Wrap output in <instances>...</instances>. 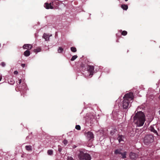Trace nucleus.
I'll use <instances>...</instances> for the list:
<instances>
[{"instance_id": "39448f33", "label": "nucleus", "mask_w": 160, "mask_h": 160, "mask_svg": "<svg viewBox=\"0 0 160 160\" xmlns=\"http://www.w3.org/2000/svg\"><path fill=\"white\" fill-rule=\"evenodd\" d=\"M18 88V89L21 92V95H23L27 89L26 84L25 83H22L20 85H19Z\"/></svg>"}, {"instance_id": "a878e982", "label": "nucleus", "mask_w": 160, "mask_h": 160, "mask_svg": "<svg viewBox=\"0 0 160 160\" xmlns=\"http://www.w3.org/2000/svg\"><path fill=\"white\" fill-rule=\"evenodd\" d=\"M75 128L78 130H80L81 129L80 126L79 125H76L75 126Z\"/></svg>"}, {"instance_id": "e433bc0d", "label": "nucleus", "mask_w": 160, "mask_h": 160, "mask_svg": "<svg viewBox=\"0 0 160 160\" xmlns=\"http://www.w3.org/2000/svg\"><path fill=\"white\" fill-rule=\"evenodd\" d=\"M21 157H23V155H22L21 156Z\"/></svg>"}, {"instance_id": "f03ea898", "label": "nucleus", "mask_w": 160, "mask_h": 160, "mask_svg": "<svg viewBox=\"0 0 160 160\" xmlns=\"http://www.w3.org/2000/svg\"><path fill=\"white\" fill-rule=\"evenodd\" d=\"M123 100L122 102V106L123 109H127L129 105L131 106L130 101L133 100L134 96L133 93L130 92L125 94L123 98Z\"/></svg>"}, {"instance_id": "9b49d317", "label": "nucleus", "mask_w": 160, "mask_h": 160, "mask_svg": "<svg viewBox=\"0 0 160 160\" xmlns=\"http://www.w3.org/2000/svg\"><path fill=\"white\" fill-rule=\"evenodd\" d=\"M42 38H44L46 41H49V37L48 36V35L45 33L43 34Z\"/></svg>"}, {"instance_id": "1a4fd4ad", "label": "nucleus", "mask_w": 160, "mask_h": 160, "mask_svg": "<svg viewBox=\"0 0 160 160\" xmlns=\"http://www.w3.org/2000/svg\"><path fill=\"white\" fill-rule=\"evenodd\" d=\"M86 135L87 138L89 140L91 139L94 138V136L93 133L91 132H88L86 133Z\"/></svg>"}, {"instance_id": "0eeeda50", "label": "nucleus", "mask_w": 160, "mask_h": 160, "mask_svg": "<svg viewBox=\"0 0 160 160\" xmlns=\"http://www.w3.org/2000/svg\"><path fill=\"white\" fill-rule=\"evenodd\" d=\"M88 70L90 73L89 75L92 76L94 72V68L93 66H88Z\"/></svg>"}, {"instance_id": "72a5a7b5", "label": "nucleus", "mask_w": 160, "mask_h": 160, "mask_svg": "<svg viewBox=\"0 0 160 160\" xmlns=\"http://www.w3.org/2000/svg\"><path fill=\"white\" fill-rule=\"evenodd\" d=\"M14 73L15 74H17L18 73V72L17 71H15L14 72Z\"/></svg>"}, {"instance_id": "c9c22d12", "label": "nucleus", "mask_w": 160, "mask_h": 160, "mask_svg": "<svg viewBox=\"0 0 160 160\" xmlns=\"http://www.w3.org/2000/svg\"><path fill=\"white\" fill-rule=\"evenodd\" d=\"M128 0H125V1H126V2H127L128 1Z\"/></svg>"}, {"instance_id": "bb28decb", "label": "nucleus", "mask_w": 160, "mask_h": 160, "mask_svg": "<svg viewBox=\"0 0 160 160\" xmlns=\"http://www.w3.org/2000/svg\"><path fill=\"white\" fill-rule=\"evenodd\" d=\"M114 153L116 154H120V153H121V152H120V151L119 150L117 149L115 151Z\"/></svg>"}, {"instance_id": "c85d7f7f", "label": "nucleus", "mask_w": 160, "mask_h": 160, "mask_svg": "<svg viewBox=\"0 0 160 160\" xmlns=\"http://www.w3.org/2000/svg\"><path fill=\"white\" fill-rule=\"evenodd\" d=\"M0 65L3 67H4L6 65V64L5 63V62H2L1 64H0Z\"/></svg>"}, {"instance_id": "393cba45", "label": "nucleus", "mask_w": 160, "mask_h": 160, "mask_svg": "<svg viewBox=\"0 0 160 160\" xmlns=\"http://www.w3.org/2000/svg\"><path fill=\"white\" fill-rule=\"evenodd\" d=\"M121 34L123 36H125L127 34V32L126 31H123L122 32Z\"/></svg>"}, {"instance_id": "f3484780", "label": "nucleus", "mask_w": 160, "mask_h": 160, "mask_svg": "<svg viewBox=\"0 0 160 160\" xmlns=\"http://www.w3.org/2000/svg\"><path fill=\"white\" fill-rule=\"evenodd\" d=\"M8 83L11 85H13L15 82L14 81L12 78L8 79Z\"/></svg>"}, {"instance_id": "a211bd4d", "label": "nucleus", "mask_w": 160, "mask_h": 160, "mask_svg": "<svg viewBox=\"0 0 160 160\" xmlns=\"http://www.w3.org/2000/svg\"><path fill=\"white\" fill-rule=\"evenodd\" d=\"M121 7L124 10H126L128 9V6L127 5L122 4Z\"/></svg>"}, {"instance_id": "6e6552de", "label": "nucleus", "mask_w": 160, "mask_h": 160, "mask_svg": "<svg viewBox=\"0 0 160 160\" xmlns=\"http://www.w3.org/2000/svg\"><path fill=\"white\" fill-rule=\"evenodd\" d=\"M138 154L136 153L131 152L130 153V157L132 160H135L138 158Z\"/></svg>"}, {"instance_id": "b1692460", "label": "nucleus", "mask_w": 160, "mask_h": 160, "mask_svg": "<svg viewBox=\"0 0 160 160\" xmlns=\"http://www.w3.org/2000/svg\"><path fill=\"white\" fill-rule=\"evenodd\" d=\"M63 50V49L61 47H59L58 49V52L59 53H61Z\"/></svg>"}, {"instance_id": "20e7f679", "label": "nucleus", "mask_w": 160, "mask_h": 160, "mask_svg": "<svg viewBox=\"0 0 160 160\" xmlns=\"http://www.w3.org/2000/svg\"><path fill=\"white\" fill-rule=\"evenodd\" d=\"M153 139L154 137L152 135H147L144 137V142L146 144H148L153 142Z\"/></svg>"}, {"instance_id": "473e14b6", "label": "nucleus", "mask_w": 160, "mask_h": 160, "mask_svg": "<svg viewBox=\"0 0 160 160\" xmlns=\"http://www.w3.org/2000/svg\"><path fill=\"white\" fill-rule=\"evenodd\" d=\"M21 66L22 67L24 68L25 66V64H22Z\"/></svg>"}, {"instance_id": "4be33fe9", "label": "nucleus", "mask_w": 160, "mask_h": 160, "mask_svg": "<svg viewBox=\"0 0 160 160\" xmlns=\"http://www.w3.org/2000/svg\"><path fill=\"white\" fill-rule=\"evenodd\" d=\"M71 50L73 52H75L77 51V49L76 48L74 47H71Z\"/></svg>"}, {"instance_id": "412c9836", "label": "nucleus", "mask_w": 160, "mask_h": 160, "mask_svg": "<svg viewBox=\"0 0 160 160\" xmlns=\"http://www.w3.org/2000/svg\"><path fill=\"white\" fill-rule=\"evenodd\" d=\"M41 49L40 48H37L36 49H34L33 50V52H40L41 51Z\"/></svg>"}, {"instance_id": "2eb2a0df", "label": "nucleus", "mask_w": 160, "mask_h": 160, "mask_svg": "<svg viewBox=\"0 0 160 160\" xmlns=\"http://www.w3.org/2000/svg\"><path fill=\"white\" fill-rule=\"evenodd\" d=\"M25 148L26 150L28 151H32V146L30 145H27Z\"/></svg>"}, {"instance_id": "5701e85b", "label": "nucleus", "mask_w": 160, "mask_h": 160, "mask_svg": "<svg viewBox=\"0 0 160 160\" xmlns=\"http://www.w3.org/2000/svg\"><path fill=\"white\" fill-rule=\"evenodd\" d=\"M78 57V56L76 55H74L72 56V57L71 58V61H73L74 60H75L76 58H77Z\"/></svg>"}, {"instance_id": "cd10ccee", "label": "nucleus", "mask_w": 160, "mask_h": 160, "mask_svg": "<svg viewBox=\"0 0 160 160\" xmlns=\"http://www.w3.org/2000/svg\"><path fill=\"white\" fill-rule=\"evenodd\" d=\"M68 142L67 140L66 139H64L63 142L65 145L68 143Z\"/></svg>"}, {"instance_id": "2f4dec72", "label": "nucleus", "mask_w": 160, "mask_h": 160, "mask_svg": "<svg viewBox=\"0 0 160 160\" xmlns=\"http://www.w3.org/2000/svg\"><path fill=\"white\" fill-rule=\"evenodd\" d=\"M58 150L59 152H60L62 151V148H58Z\"/></svg>"}, {"instance_id": "6ab92c4d", "label": "nucleus", "mask_w": 160, "mask_h": 160, "mask_svg": "<svg viewBox=\"0 0 160 160\" xmlns=\"http://www.w3.org/2000/svg\"><path fill=\"white\" fill-rule=\"evenodd\" d=\"M120 154H121L122 158H126V152H124L123 153H120Z\"/></svg>"}, {"instance_id": "f704fd0d", "label": "nucleus", "mask_w": 160, "mask_h": 160, "mask_svg": "<svg viewBox=\"0 0 160 160\" xmlns=\"http://www.w3.org/2000/svg\"><path fill=\"white\" fill-rule=\"evenodd\" d=\"M2 78V76H0V81L1 80Z\"/></svg>"}, {"instance_id": "7c9ffc66", "label": "nucleus", "mask_w": 160, "mask_h": 160, "mask_svg": "<svg viewBox=\"0 0 160 160\" xmlns=\"http://www.w3.org/2000/svg\"><path fill=\"white\" fill-rule=\"evenodd\" d=\"M21 81H22V80L21 79H19V82H18V84H19V85H20L21 83Z\"/></svg>"}, {"instance_id": "c756f323", "label": "nucleus", "mask_w": 160, "mask_h": 160, "mask_svg": "<svg viewBox=\"0 0 160 160\" xmlns=\"http://www.w3.org/2000/svg\"><path fill=\"white\" fill-rule=\"evenodd\" d=\"M68 160H74L73 159V158L71 157H68Z\"/></svg>"}, {"instance_id": "dca6fc26", "label": "nucleus", "mask_w": 160, "mask_h": 160, "mask_svg": "<svg viewBox=\"0 0 160 160\" xmlns=\"http://www.w3.org/2000/svg\"><path fill=\"white\" fill-rule=\"evenodd\" d=\"M30 52L28 50L25 51L24 53V55L26 57H28L30 55Z\"/></svg>"}, {"instance_id": "4468645a", "label": "nucleus", "mask_w": 160, "mask_h": 160, "mask_svg": "<svg viewBox=\"0 0 160 160\" xmlns=\"http://www.w3.org/2000/svg\"><path fill=\"white\" fill-rule=\"evenodd\" d=\"M124 138L123 136L121 135H119L117 139L118 140L119 142H121V141H123V139Z\"/></svg>"}, {"instance_id": "9d476101", "label": "nucleus", "mask_w": 160, "mask_h": 160, "mask_svg": "<svg viewBox=\"0 0 160 160\" xmlns=\"http://www.w3.org/2000/svg\"><path fill=\"white\" fill-rule=\"evenodd\" d=\"M22 47L24 49H31L32 48V46L31 44H25L23 45Z\"/></svg>"}, {"instance_id": "f257e3e1", "label": "nucleus", "mask_w": 160, "mask_h": 160, "mask_svg": "<svg viewBox=\"0 0 160 160\" xmlns=\"http://www.w3.org/2000/svg\"><path fill=\"white\" fill-rule=\"evenodd\" d=\"M133 119L134 122L138 126H142L145 121V115L141 111L138 112L134 116Z\"/></svg>"}, {"instance_id": "f8f14e48", "label": "nucleus", "mask_w": 160, "mask_h": 160, "mask_svg": "<svg viewBox=\"0 0 160 160\" xmlns=\"http://www.w3.org/2000/svg\"><path fill=\"white\" fill-rule=\"evenodd\" d=\"M150 130L152 132H153L155 134H156L157 135H158V133L156 130L152 126H151L150 127Z\"/></svg>"}, {"instance_id": "aec40b11", "label": "nucleus", "mask_w": 160, "mask_h": 160, "mask_svg": "<svg viewBox=\"0 0 160 160\" xmlns=\"http://www.w3.org/2000/svg\"><path fill=\"white\" fill-rule=\"evenodd\" d=\"M47 153L48 155H52L53 154V151L52 150H48V151Z\"/></svg>"}, {"instance_id": "423d86ee", "label": "nucleus", "mask_w": 160, "mask_h": 160, "mask_svg": "<svg viewBox=\"0 0 160 160\" xmlns=\"http://www.w3.org/2000/svg\"><path fill=\"white\" fill-rule=\"evenodd\" d=\"M54 2H52V3H46L44 4V6L47 9H53L54 8L53 6L54 5Z\"/></svg>"}, {"instance_id": "7ed1b4c3", "label": "nucleus", "mask_w": 160, "mask_h": 160, "mask_svg": "<svg viewBox=\"0 0 160 160\" xmlns=\"http://www.w3.org/2000/svg\"><path fill=\"white\" fill-rule=\"evenodd\" d=\"M79 158L80 160H90L91 157L90 155L87 153L80 152L79 155Z\"/></svg>"}, {"instance_id": "ddd939ff", "label": "nucleus", "mask_w": 160, "mask_h": 160, "mask_svg": "<svg viewBox=\"0 0 160 160\" xmlns=\"http://www.w3.org/2000/svg\"><path fill=\"white\" fill-rule=\"evenodd\" d=\"M81 67L82 68V69L85 70L86 69L88 68V65L87 64H84L83 63L81 64Z\"/></svg>"}]
</instances>
